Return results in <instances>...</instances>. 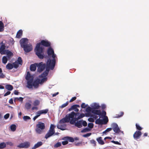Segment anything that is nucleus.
<instances>
[{"instance_id": "obj_46", "label": "nucleus", "mask_w": 149, "mask_h": 149, "mask_svg": "<svg viewBox=\"0 0 149 149\" xmlns=\"http://www.w3.org/2000/svg\"><path fill=\"white\" fill-rule=\"evenodd\" d=\"M136 129L139 131L141 130L142 129V128L137 123L136 124Z\"/></svg>"}, {"instance_id": "obj_25", "label": "nucleus", "mask_w": 149, "mask_h": 149, "mask_svg": "<svg viewBox=\"0 0 149 149\" xmlns=\"http://www.w3.org/2000/svg\"><path fill=\"white\" fill-rule=\"evenodd\" d=\"M37 65L36 64L34 63V64H32L30 66V70L31 71H35L36 70V67Z\"/></svg>"}, {"instance_id": "obj_5", "label": "nucleus", "mask_w": 149, "mask_h": 149, "mask_svg": "<svg viewBox=\"0 0 149 149\" xmlns=\"http://www.w3.org/2000/svg\"><path fill=\"white\" fill-rule=\"evenodd\" d=\"M112 128L115 133L118 134L120 131L118 125L116 123H113L111 125Z\"/></svg>"}, {"instance_id": "obj_45", "label": "nucleus", "mask_w": 149, "mask_h": 149, "mask_svg": "<svg viewBox=\"0 0 149 149\" xmlns=\"http://www.w3.org/2000/svg\"><path fill=\"white\" fill-rule=\"evenodd\" d=\"M102 120L103 121V122H104L103 124H106L108 122V119L107 117V116H105L104 118Z\"/></svg>"}, {"instance_id": "obj_17", "label": "nucleus", "mask_w": 149, "mask_h": 149, "mask_svg": "<svg viewBox=\"0 0 149 149\" xmlns=\"http://www.w3.org/2000/svg\"><path fill=\"white\" fill-rule=\"evenodd\" d=\"M54 133H55L49 130L47 133L45 134V138L47 139L49 137L52 136Z\"/></svg>"}, {"instance_id": "obj_16", "label": "nucleus", "mask_w": 149, "mask_h": 149, "mask_svg": "<svg viewBox=\"0 0 149 149\" xmlns=\"http://www.w3.org/2000/svg\"><path fill=\"white\" fill-rule=\"evenodd\" d=\"M39 84V79H37L34 81H33V86L35 88H37L38 87Z\"/></svg>"}, {"instance_id": "obj_9", "label": "nucleus", "mask_w": 149, "mask_h": 149, "mask_svg": "<svg viewBox=\"0 0 149 149\" xmlns=\"http://www.w3.org/2000/svg\"><path fill=\"white\" fill-rule=\"evenodd\" d=\"M4 51L3 54H6V57L8 58V60H10L13 55V53L8 49L5 50Z\"/></svg>"}, {"instance_id": "obj_56", "label": "nucleus", "mask_w": 149, "mask_h": 149, "mask_svg": "<svg viewBox=\"0 0 149 149\" xmlns=\"http://www.w3.org/2000/svg\"><path fill=\"white\" fill-rule=\"evenodd\" d=\"M13 67H14L15 68H17L19 65L17 63H13Z\"/></svg>"}, {"instance_id": "obj_59", "label": "nucleus", "mask_w": 149, "mask_h": 149, "mask_svg": "<svg viewBox=\"0 0 149 149\" xmlns=\"http://www.w3.org/2000/svg\"><path fill=\"white\" fill-rule=\"evenodd\" d=\"M77 98L76 97H72L70 100L69 101V102H73V101H74L76 100Z\"/></svg>"}, {"instance_id": "obj_27", "label": "nucleus", "mask_w": 149, "mask_h": 149, "mask_svg": "<svg viewBox=\"0 0 149 149\" xmlns=\"http://www.w3.org/2000/svg\"><path fill=\"white\" fill-rule=\"evenodd\" d=\"M42 144L43 143L41 141L38 142H37V143L36 144L34 145L33 147V148H36L42 146Z\"/></svg>"}, {"instance_id": "obj_12", "label": "nucleus", "mask_w": 149, "mask_h": 149, "mask_svg": "<svg viewBox=\"0 0 149 149\" xmlns=\"http://www.w3.org/2000/svg\"><path fill=\"white\" fill-rule=\"evenodd\" d=\"M80 106L78 104H75L72 105L71 107L69 109L68 111H70L72 110H74V111L76 112H78L79 111L78 109L77 108V107H79Z\"/></svg>"}, {"instance_id": "obj_34", "label": "nucleus", "mask_w": 149, "mask_h": 149, "mask_svg": "<svg viewBox=\"0 0 149 149\" xmlns=\"http://www.w3.org/2000/svg\"><path fill=\"white\" fill-rule=\"evenodd\" d=\"M23 143L24 148H28L30 146V143L29 142H26Z\"/></svg>"}, {"instance_id": "obj_38", "label": "nucleus", "mask_w": 149, "mask_h": 149, "mask_svg": "<svg viewBox=\"0 0 149 149\" xmlns=\"http://www.w3.org/2000/svg\"><path fill=\"white\" fill-rule=\"evenodd\" d=\"M16 126L15 125L13 124L10 126L11 130L13 132H14L16 129Z\"/></svg>"}, {"instance_id": "obj_40", "label": "nucleus", "mask_w": 149, "mask_h": 149, "mask_svg": "<svg viewBox=\"0 0 149 149\" xmlns=\"http://www.w3.org/2000/svg\"><path fill=\"white\" fill-rule=\"evenodd\" d=\"M6 146V144L4 142H2L0 143V149H2L5 148Z\"/></svg>"}, {"instance_id": "obj_13", "label": "nucleus", "mask_w": 149, "mask_h": 149, "mask_svg": "<svg viewBox=\"0 0 149 149\" xmlns=\"http://www.w3.org/2000/svg\"><path fill=\"white\" fill-rule=\"evenodd\" d=\"M33 79H31L30 80L27 81V85L26 87L29 88L31 89L33 88Z\"/></svg>"}, {"instance_id": "obj_30", "label": "nucleus", "mask_w": 149, "mask_h": 149, "mask_svg": "<svg viewBox=\"0 0 149 149\" xmlns=\"http://www.w3.org/2000/svg\"><path fill=\"white\" fill-rule=\"evenodd\" d=\"M95 123L98 124L102 125L103 124V121L102 120L100 119V118H99L96 120Z\"/></svg>"}, {"instance_id": "obj_31", "label": "nucleus", "mask_w": 149, "mask_h": 149, "mask_svg": "<svg viewBox=\"0 0 149 149\" xmlns=\"http://www.w3.org/2000/svg\"><path fill=\"white\" fill-rule=\"evenodd\" d=\"M4 29V24L2 21H0V32L3 31Z\"/></svg>"}, {"instance_id": "obj_20", "label": "nucleus", "mask_w": 149, "mask_h": 149, "mask_svg": "<svg viewBox=\"0 0 149 149\" xmlns=\"http://www.w3.org/2000/svg\"><path fill=\"white\" fill-rule=\"evenodd\" d=\"M32 79H33V77L31 75L29 72H27V74L25 77V79L27 81H28Z\"/></svg>"}, {"instance_id": "obj_53", "label": "nucleus", "mask_w": 149, "mask_h": 149, "mask_svg": "<svg viewBox=\"0 0 149 149\" xmlns=\"http://www.w3.org/2000/svg\"><path fill=\"white\" fill-rule=\"evenodd\" d=\"M23 118L25 121H26L27 120L30 119H31V118H30V117L28 116H24V117H23Z\"/></svg>"}, {"instance_id": "obj_47", "label": "nucleus", "mask_w": 149, "mask_h": 149, "mask_svg": "<svg viewBox=\"0 0 149 149\" xmlns=\"http://www.w3.org/2000/svg\"><path fill=\"white\" fill-rule=\"evenodd\" d=\"M82 121L81 124L84 126L86 127L87 125V123L85 121H84L83 120H81Z\"/></svg>"}, {"instance_id": "obj_15", "label": "nucleus", "mask_w": 149, "mask_h": 149, "mask_svg": "<svg viewBox=\"0 0 149 149\" xmlns=\"http://www.w3.org/2000/svg\"><path fill=\"white\" fill-rule=\"evenodd\" d=\"M49 70L46 68V70L40 75L39 76L40 78L47 77V76L48 75Z\"/></svg>"}, {"instance_id": "obj_21", "label": "nucleus", "mask_w": 149, "mask_h": 149, "mask_svg": "<svg viewBox=\"0 0 149 149\" xmlns=\"http://www.w3.org/2000/svg\"><path fill=\"white\" fill-rule=\"evenodd\" d=\"M5 48L6 46L4 44H3L1 45L0 47V53L1 54H3L4 53Z\"/></svg>"}, {"instance_id": "obj_52", "label": "nucleus", "mask_w": 149, "mask_h": 149, "mask_svg": "<svg viewBox=\"0 0 149 149\" xmlns=\"http://www.w3.org/2000/svg\"><path fill=\"white\" fill-rule=\"evenodd\" d=\"M90 129L86 127L84 129L82 130V132H86L90 131Z\"/></svg>"}, {"instance_id": "obj_54", "label": "nucleus", "mask_w": 149, "mask_h": 149, "mask_svg": "<svg viewBox=\"0 0 149 149\" xmlns=\"http://www.w3.org/2000/svg\"><path fill=\"white\" fill-rule=\"evenodd\" d=\"M90 142L91 144H93L94 146H96V142L94 140H92L90 141Z\"/></svg>"}, {"instance_id": "obj_62", "label": "nucleus", "mask_w": 149, "mask_h": 149, "mask_svg": "<svg viewBox=\"0 0 149 149\" xmlns=\"http://www.w3.org/2000/svg\"><path fill=\"white\" fill-rule=\"evenodd\" d=\"M15 100L17 99V100H19V101L22 102L23 100V98L21 97H20L19 98L16 97L15 98Z\"/></svg>"}, {"instance_id": "obj_63", "label": "nucleus", "mask_w": 149, "mask_h": 149, "mask_svg": "<svg viewBox=\"0 0 149 149\" xmlns=\"http://www.w3.org/2000/svg\"><path fill=\"white\" fill-rule=\"evenodd\" d=\"M111 142L112 143H113L114 144H118V145H121V143H119L118 141H111Z\"/></svg>"}, {"instance_id": "obj_6", "label": "nucleus", "mask_w": 149, "mask_h": 149, "mask_svg": "<svg viewBox=\"0 0 149 149\" xmlns=\"http://www.w3.org/2000/svg\"><path fill=\"white\" fill-rule=\"evenodd\" d=\"M24 50L26 52H29L31 51L33 49V47L30 44H27L23 47Z\"/></svg>"}, {"instance_id": "obj_55", "label": "nucleus", "mask_w": 149, "mask_h": 149, "mask_svg": "<svg viewBox=\"0 0 149 149\" xmlns=\"http://www.w3.org/2000/svg\"><path fill=\"white\" fill-rule=\"evenodd\" d=\"M68 140L70 142H73L74 141V138L72 137H68Z\"/></svg>"}, {"instance_id": "obj_41", "label": "nucleus", "mask_w": 149, "mask_h": 149, "mask_svg": "<svg viewBox=\"0 0 149 149\" xmlns=\"http://www.w3.org/2000/svg\"><path fill=\"white\" fill-rule=\"evenodd\" d=\"M48 111H49V110L48 109H43V110H40V111L41 114H45L47 113L48 112Z\"/></svg>"}, {"instance_id": "obj_11", "label": "nucleus", "mask_w": 149, "mask_h": 149, "mask_svg": "<svg viewBox=\"0 0 149 149\" xmlns=\"http://www.w3.org/2000/svg\"><path fill=\"white\" fill-rule=\"evenodd\" d=\"M142 134L141 131H136L133 134V137L134 139L137 140L139 139Z\"/></svg>"}, {"instance_id": "obj_1", "label": "nucleus", "mask_w": 149, "mask_h": 149, "mask_svg": "<svg viewBox=\"0 0 149 149\" xmlns=\"http://www.w3.org/2000/svg\"><path fill=\"white\" fill-rule=\"evenodd\" d=\"M44 47L40 45V43H38L35 49V51L36 54L39 58L43 59L44 58Z\"/></svg>"}, {"instance_id": "obj_60", "label": "nucleus", "mask_w": 149, "mask_h": 149, "mask_svg": "<svg viewBox=\"0 0 149 149\" xmlns=\"http://www.w3.org/2000/svg\"><path fill=\"white\" fill-rule=\"evenodd\" d=\"M87 105V104L86 105L85 103H83L81 105V107L82 108H85Z\"/></svg>"}, {"instance_id": "obj_33", "label": "nucleus", "mask_w": 149, "mask_h": 149, "mask_svg": "<svg viewBox=\"0 0 149 149\" xmlns=\"http://www.w3.org/2000/svg\"><path fill=\"white\" fill-rule=\"evenodd\" d=\"M8 60V58L4 56L2 58V62L3 63L5 64L7 63Z\"/></svg>"}, {"instance_id": "obj_19", "label": "nucleus", "mask_w": 149, "mask_h": 149, "mask_svg": "<svg viewBox=\"0 0 149 149\" xmlns=\"http://www.w3.org/2000/svg\"><path fill=\"white\" fill-rule=\"evenodd\" d=\"M96 109H93L92 113L95 115L100 116L101 114V111L100 110H97Z\"/></svg>"}, {"instance_id": "obj_49", "label": "nucleus", "mask_w": 149, "mask_h": 149, "mask_svg": "<svg viewBox=\"0 0 149 149\" xmlns=\"http://www.w3.org/2000/svg\"><path fill=\"white\" fill-rule=\"evenodd\" d=\"M61 146V142H58L56 143L54 146V147L55 148H57L60 147Z\"/></svg>"}, {"instance_id": "obj_26", "label": "nucleus", "mask_w": 149, "mask_h": 149, "mask_svg": "<svg viewBox=\"0 0 149 149\" xmlns=\"http://www.w3.org/2000/svg\"><path fill=\"white\" fill-rule=\"evenodd\" d=\"M96 140L98 143L101 145H103L104 144V142L102 139V137H101L97 138Z\"/></svg>"}, {"instance_id": "obj_61", "label": "nucleus", "mask_w": 149, "mask_h": 149, "mask_svg": "<svg viewBox=\"0 0 149 149\" xmlns=\"http://www.w3.org/2000/svg\"><path fill=\"white\" fill-rule=\"evenodd\" d=\"M120 115H116L117 118H119L120 117L122 116L124 114V113L123 112H121L120 113Z\"/></svg>"}, {"instance_id": "obj_23", "label": "nucleus", "mask_w": 149, "mask_h": 149, "mask_svg": "<svg viewBox=\"0 0 149 149\" xmlns=\"http://www.w3.org/2000/svg\"><path fill=\"white\" fill-rule=\"evenodd\" d=\"M76 115V113L74 112V111H72L70 113L67 115L68 116V117L70 119V118H74V116Z\"/></svg>"}, {"instance_id": "obj_64", "label": "nucleus", "mask_w": 149, "mask_h": 149, "mask_svg": "<svg viewBox=\"0 0 149 149\" xmlns=\"http://www.w3.org/2000/svg\"><path fill=\"white\" fill-rule=\"evenodd\" d=\"M24 145L23 143L20 144L17 146V147L19 148H24Z\"/></svg>"}, {"instance_id": "obj_3", "label": "nucleus", "mask_w": 149, "mask_h": 149, "mask_svg": "<svg viewBox=\"0 0 149 149\" xmlns=\"http://www.w3.org/2000/svg\"><path fill=\"white\" fill-rule=\"evenodd\" d=\"M45 128V124L43 123L39 122L36 125V131L37 133L40 134L42 132V130Z\"/></svg>"}, {"instance_id": "obj_8", "label": "nucleus", "mask_w": 149, "mask_h": 149, "mask_svg": "<svg viewBox=\"0 0 149 149\" xmlns=\"http://www.w3.org/2000/svg\"><path fill=\"white\" fill-rule=\"evenodd\" d=\"M40 45H42L46 47H49L51 46V43L47 40H42L40 42Z\"/></svg>"}, {"instance_id": "obj_36", "label": "nucleus", "mask_w": 149, "mask_h": 149, "mask_svg": "<svg viewBox=\"0 0 149 149\" xmlns=\"http://www.w3.org/2000/svg\"><path fill=\"white\" fill-rule=\"evenodd\" d=\"M55 127V126L54 125L52 124H51L49 130L55 133L54 128Z\"/></svg>"}, {"instance_id": "obj_37", "label": "nucleus", "mask_w": 149, "mask_h": 149, "mask_svg": "<svg viewBox=\"0 0 149 149\" xmlns=\"http://www.w3.org/2000/svg\"><path fill=\"white\" fill-rule=\"evenodd\" d=\"M40 104V101L38 100H35L33 102V105L35 106H38Z\"/></svg>"}, {"instance_id": "obj_39", "label": "nucleus", "mask_w": 149, "mask_h": 149, "mask_svg": "<svg viewBox=\"0 0 149 149\" xmlns=\"http://www.w3.org/2000/svg\"><path fill=\"white\" fill-rule=\"evenodd\" d=\"M31 107V104L28 102L26 103L25 105V107L27 109H30Z\"/></svg>"}, {"instance_id": "obj_51", "label": "nucleus", "mask_w": 149, "mask_h": 149, "mask_svg": "<svg viewBox=\"0 0 149 149\" xmlns=\"http://www.w3.org/2000/svg\"><path fill=\"white\" fill-rule=\"evenodd\" d=\"M85 116V114L84 113H81L77 118V120L79 119L84 117Z\"/></svg>"}, {"instance_id": "obj_10", "label": "nucleus", "mask_w": 149, "mask_h": 149, "mask_svg": "<svg viewBox=\"0 0 149 149\" xmlns=\"http://www.w3.org/2000/svg\"><path fill=\"white\" fill-rule=\"evenodd\" d=\"M28 40L27 38H22L20 40V43L22 47H23L26 45L27 44Z\"/></svg>"}, {"instance_id": "obj_32", "label": "nucleus", "mask_w": 149, "mask_h": 149, "mask_svg": "<svg viewBox=\"0 0 149 149\" xmlns=\"http://www.w3.org/2000/svg\"><path fill=\"white\" fill-rule=\"evenodd\" d=\"M6 68L8 70H11L13 68V65L10 63H8L6 65Z\"/></svg>"}, {"instance_id": "obj_43", "label": "nucleus", "mask_w": 149, "mask_h": 149, "mask_svg": "<svg viewBox=\"0 0 149 149\" xmlns=\"http://www.w3.org/2000/svg\"><path fill=\"white\" fill-rule=\"evenodd\" d=\"M93 109L92 108L88 107L86 109V112L88 113H90L91 112H92Z\"/></svg>"}, {"instance_id": "obj_2", "label": "nucleus", "mask_w": 149, "mask_h": 149, "mask_svg": "<svg viewBox=\"0 0 149 149\" xmlns=\"http://www.w3.org/2000/svg\"><path fill=\"white\" fill-rule=\"evenodd\" d=\"M56 64V59L55 58H53L52 60L49 59L47 60L46 62V68L49 70H53Z\"/></svg>"}, {"instance_id": "obj_28", "label": "nucleus", "mask_w": 149, "mask_h": 149, "mask_svg": "<svg viewBox=\"0 0 149 149\" xmlns=\"http://www.w3.org/2000/svg\"><path fill=\"white\" fill-rule=\"evenodd\" d=\"M41 79H39L40 84H42L44 82L47 81V77L42 78Z\"/></svg>"}, {"instance_id": "obj_14", "label": "nucleus", "mask_w": 149, "mask_h": 149, "mask_svg": "<svg viewBox=\"0 0 149 149\" xmlns=\"http://www.w3.org/2000/svg\"><path fill=\"white\" fill-rule=\"evenodd\" d=\"M70 121V119L67 115L65 117L60 120V122L61 123H68Z\"/></svg>"}, {"instance_id": "obj_7", "label": "nucleus", "mask_w": 149, "mask_h": 149, "mask_svg": "<svg viewBox=\"0 0 149 149\" xmlns=\"http://www.w3.org/2000/svg\"><path fill=\"white\" fill-rule=\"evenodd\" d=\"M47 54L49 56L52 55V58H55L56 55L54 53L53 49L51 47H49L47 50Z\"/></svg>"}, {"instance_id": "obj_18", "label": "nucleus", "mask_w": 149, "mask_h": 149, "mask_svg": "<svg viewBox=\"0 0 149 149\" xmlns=\"http://www.w3.org/2000/svg\"><path fill=\"white\" fill-rule=\"evenodd\" d=\"M96 109H93L92 113L95 115L100 116L101 114V111L100 110H97Z\"/></svg>"}, {"instance_id": "obj_50", "label": "nucleus", "mask_w": 149, "mask_h": 149, "mask_svg": "<svg viewBox=\"0 0 149 149\" xmlns=\"http://www.w3.org/2000/svg\"><path fill=\"white\" fill-rule=\"evenodd\" d=\"M70 120V123L72 125L74 124L76 121L75 119L74 118L71 119Z\"/></svg>"}, {"instance_id": "obj_48", "label": "nucleus", "mask_w": 149, "mask_h": 149, "mask_svg": "<svg viewBox=\"0 0 149 149\" xmlns=\"http://www.w3.org/2000/svg\"><path fill=\"white\" fill-rule=\"evenodd\" d=\"M112 128H107L105 131L103 132V133L105 134L107 132H108L111 130Z\"/></svg>"}, {"instance_id": "obj_4", "label": "nucleus", "mask_w": 149, "mask_h": 149, "mask_svg": "<svg viewBox=\"0 0 149 149\" xmlns=\"http://www.w3.org/2000/svg\"><path fill=\"white\" fill-rule=\"evenodd\" d=\"M37 67H38L37 69L38 72H41L45 68L46 65L45 63H44L42 62H41L39 63H36Z\"/></svg>"}, {"instance_id": "obj_29", "label": "nucleus", "mask_w": 149, "mask_h": 149, "mask_svg": "<svg viewBox=\"0 0 149 149\" xmlns=\"http://www.w3.org/2000/svg\"><path fill=\"white\" fill-rule=\"evenodd\" d=\"M92 108L95 109H98L100 107L99 105L96 103H94L92 106Z\"/></svg>"}, {"instance_id": "obj_22", "label": "nucleus", "mask_w": 149, "mask_h": 149, "mask_svg": "<svg viewBox=\"0 0 149 149\" xmlns=\"http://www.w3.org/2000/svg\"><path fill=\"white\" fill-rule=\"evenodd\" d=\"M23 34L22 31L21 29L19 30L17 33L16 36V38H21Z\"/></svg>"}, {"instance_id": "obj_57", "label": "nucleus", "mask_w": 149, "mask_h": 149, "mask_svg": "<svg viewBox=\"0 0 149 149\" xmlns=\"http://www.w3.org/2000/svg\"><path fill=\"white\" fill-rule=\"evenodd\" d=\"M106 112L104 111H102V113L101 112V114L100 116L105 117L106 116Z\"/></svg>"}, {"instance_id": "obj_42", "label": "nucleus", "mask_w": 149, "mask_h": 149, "mask_svg": "<svg viewBox=\"0 0 149 149\" xmlns=\"http://www.w3.org/2000/svg\"><path fill=\"white\" fill-rule=\"evenodd\" d=\"M69 103V101H67L65 103L63 104L61 106H60V108H63L66 107L68 105Z\"/></svg>"}, {"instance_id": "obj_44", "label": "nucleus", "mask_w": 149, "mask_h": 149, "mask_svg": "<svg viewBox=\"0 0 149 149\" xmlns=\"http://www.w3.org/2000/svg\"><path fill=\"white\" fill-rule=\"evenodd\" d=\"M17 63L18 64L22 65V61L21 57H19L18 58L17 60Z\"/></svg>"}, {"instance_id": "obj_58", "label": "nucleus", "mask_w": 149, "mask_h": 149, "mask_svg": "<svg viewBox=\"0 0 149 149\" xmlns=\"http://www.w3.org/2000/svg\"><path fill=\"white\" fill-rule=\"evenodd\" d=\"M88 127L90 128H92L93 127V124L91 123H89L88 124Z\"/></svg>"}, {"instance_id": "obj_24", "label": "nucleus", "mask_w": 149, "mask_h": 149, "mask_svg": "<svg viewBox=\"0 0 149 149\" xmlns=\"http://www.w3.org/2000/svg\"><path fill=\"white\" fill-rule=\"evenodd\" d=\"M82 121L81 120L77 121L75 123V125L78 127L79 128H80L82 127L81 124Z\"/></svg>"}, {"instance_id": "obj_35", "label": "nucleus", "mask_w": 149, "mask_h": 149, "mask_svg": "<svg viewBox=\"0 0 149 149\" xmlns=\"http://www.w3.org/2000/svg\"><path fill=\"white\" fill-rule=\"evenodd\" d=\"M6 88L9 91H11L13 89V86L11 85H7L6 86Z\"/></svg>"}]
</instances>
